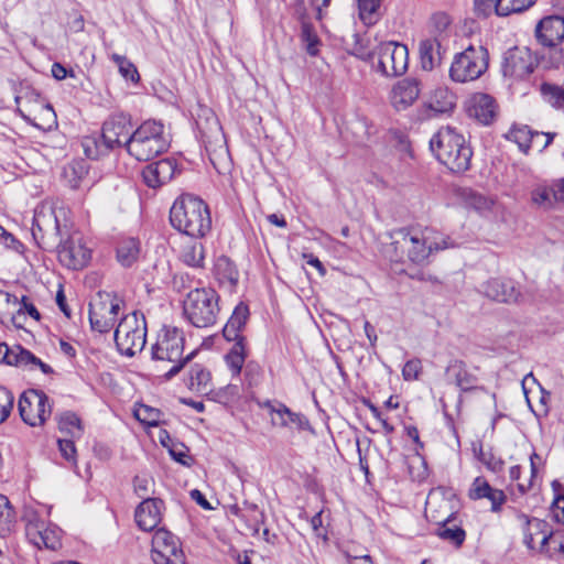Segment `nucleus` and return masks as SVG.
<instances>
[{
    "mask_svg": "<svg viewBox=\"0 0 564 564\" xmlns=\"http://www.w3.org/2000/svg\"><path fill=\"white\" fill-rule=\"evenodd\" d=\"M301 21V39L305 44L308 55L316 56L318 53L319 39L314 30L312 23L307 20L305 8L300 13Z\"/></svg>",
    "mask_w": 564,
    "mask_h": 564,
    "instance_id": "2f4dec72",
    "label": "nucleus"
},
{
    "mask_svg": "<svg viewBox=\"0 0 564 564\" xmlns=\"http://www.w3.org/2000/svg\"><path fill=\"white\" fill-rule=\"evenodd\" d=\"M422 370V365L420 359H411L408 360L402 369V376L404 380H414L417 379L420 372Z\"/></svg>",
    "mask_w": 564,
    "mask_h": 564,
    "instance_id": "4d7b16f0",
    "label": "nucleus"
},
{
    "mask_svg": "<svg viewBox=\"0 0 564 564\" xmlns=\"http://www.w3.org/2000/svg\"><path fill=\"white\" fill-rule=\"evenodd\" d=\"M151 558L154 564H185V554L178 536L164 528L155 530L152 536Z\"/></svg>",
    "mask_w": 564,
    "mask_h": 564,
    "instance_id": "ddd939ff",
    "label": "nucleus"
},
{
    "mask_svg": "<svg viewBox=\"0 0 564 564\" xmlns=\"http://www.w3.org/2000/svg\"><path fill=\"white\" fill-rule=\"evenodd\" d=\"M140 241L135 238L122 239L117 247V259L126 268L131 267L139 258Z\"/></svg>",
    "mask_w": 564,
    "mask_h": 564,
    "instance_id": "7c9ffc66",
    "label": "nucleus"
},
{
    "mask_svg": "<svg viewBox=\"0 0 564 564\" xmlns=\"http://www.w3.org/2000/svg\"><path fill=\"white\" fill-rule=\"evenodd\" d=\"M20 416L30 426H41L51 416L52 405L48 397L41 390L23 392L18 403Z\"/></svg>",
    "mask_w": 564,
    "mask_h": 564,
    "instance_id": "4468645a",
    "label": "nucleus"
},
{
    "mask_svg": "<svg viewBox=\"0 0 564 564\" xmlns=\"http://www.w3.org/2000/svg\"><path fill=\"white\" fill-rule=\"evenodd\" d=\"M303 258L305 259L306 263L317 269L318 273L323 276L326 274V269L324 264L319 261L317 257H315L312 253H304Z\"/></svg>",
    "mask_w": 564,
    "mask_h": 564,
    "instance_id": "0e129e2a",
    "label": "nucleus"
},
{
    "mask_svg": "<svg viewBox=\"0 0 564 564\" xmlns=\"http://www.w3.org/2000/svg\"><path fill=\"white\" fill-rule=\"evenodd\" d=\"M170 223L174 229L193 238L204 237L212 228L207 204L192 194H183L170 209Z\"/></svg>",
    "mask_w": 564,
    "mask_h": 564,
    "instance_id": "f03ea898",
    "label": "nucleus"
},
{
    "mask_svg": "<svg viewBox=\"0 0 564 564\" xmlns=\"http://www.w3.org/2000/svg\"><path fill=\"white\" fill-rule=\"evenodd\" d=\"M542 137L543 134H540L538 131H532L528 126H513L506 134V138L517 143L519 149L524 153L528 152L531 143L536 142L538 139Z\"/></svg>",
    "mask_w": 564,
    "mask_h": 564,
    "instance_id": "c85d7f7f",
    "label": "nucleus"
},
{
    "mask_svg": "<svg viewBox=\"0 0 564 564\" xmlns=\"http://www.w3.org/2000/svg\"><path fill=\"white\" fill-rule=\"evenodd\" d=\"M215 275L219 284L232 292L239 281V272L235 263L226 256H220L215 263Z\"/></svg>",
    "mask_w": 564,
    "mask_h": 564,
    "instance_id": "a878e982",
    "label": "nucleus"
},
{
    "mask_svg": "<svg viewBox=\"0 0 564 564\" xmlns=\"http://www.w3.org/2000/svg\"><path fill=\"white\" fill-rule=\"evenodd\" d=\"M45 525L46 522L40 519L36 514L29 516L25 524V535L30 543H32L36 547L39 545L41 534Z\"/></svg>",
    "mask_w": 564,
    "mask_h": 564,
    "instance_id": "c03bdc74",
    "label": "nucleus"
},
{
    "mask_svg": "<svg viewBox=\"0 0 564 564\" xmlns=\"http://www.w3.org/2000/svg\"><path fill=\"white\" fill-rule=\"evenodd\" d=\"M218 294L208 288L189 291L183 302L185 317L195 327H208L215 324L219 312Z\"/></svg>",
    "mask_w": 564,
    "mask_h": 564,
    "instance_id": "0eeeda50",
    "label": "nucleus"
},
{
    "mask_svg": "<svg viewBox=\"0 0 564 564\" xmlns=\"http://www.w3.org/2000/svg\"><path fill=\"white\" fill-rule=\"evenodd\" d=\"M433 502H426V516L432 521L438 524L435 534L443 541L449 543L456 549H459L466 540V531L463 529V522L458 519L457 513L452 511L446 516L438 514L436 510L432 509Z\"/></svg>",
    "mask_w": 564,
    "mask_h": 564,
    "instance_id": "2eb2a0df",
    "label": "nucleus"
},
{
    "mask_svg": "<svg viewBox=\"0 0 564 564\" xmlns=\"http://www.w3.org/2000/svg\"><path fill=\"white\" fill-rule=\"evenodd\" d=\"M183 350V333L176 327L164 326L159 334L156 343L151 348V358L154 361H169L173 364L163 376L165 380H171L175 377L193 359L195 351L182 358Z\"/></svg>",
    "mask_w": 564,
    "mask_h": 564,
    "instance_id": "423d86ee",
    "label": "nucleus"
},
{
    "mask_svg": "<svg viewBox=\"0 0 564 564\" xmlns=\"http://www.w3.org/2000/svg\"><path fill=\"white\" fill-rule=\"evenodd\" d=\"M131 116L124 112L111 115L102 124L100 138L86 137L83 140L87 158L97 160L117 148H124L123 142L132 134Z\"/></svg>",
    "mask_w": 564,
    "mask_h": 564,
    "instance_id": "20e7f679",
    "label": "nucleus"
},
{
    "mask_svg": "<svg viewBox=\"0 0 564 564\" xmlns=\"http://www.w3.org/2000/svg\"><path fill=\"white\" fill-rule=\"evenodd\" d=\"M210 381V373L200 365L195 364L189 371V389L206 391Z\"/></svg>",
    "mask_w": 564,
    "mask_h": 564,
    "instance_id": "37998d69",
    "label": "nucleus"
},
{
    "mask_svg": "<svg viewBox=\"0 0 564 564\" xmlns=\"http://www.w3.org/2000/svg\"><path fill=\"white\" fill-rule=\"evenodd\" d=\"M154 480L149 475H137L133 478L134 492L143 500L150 498L149 495L153 492Z\"/></svg>",
    "mask_w": 564,
    "mask_h": 564,
    "instance_id": "de8ad7c7",
    "label": "nucleus"
},
{
    "mask_svg": "<svg viewBox=\"0 0 564 564\" xmlns=\"http://www.w3.org/2000/svg\"><path fill=\"white\" fill-rule=\"evenodd\" d=\"M535 37L540 44L553 47L564 40V18L549 15L539 21L535 26Z\"/></svg>",
    "mask_w": 564,
    "mask_h": 564,
    "instance_id": "4be33fe9",
    "label": "nucleus"
},
{
    "mask_svg": "<svg viewBox=\"0 0 564 564\" xmlns=\"http://www.w3.org/2000/svg\"><path fill=\"white\" fill-rule=\"evenodd\" d=\"M245 512H247V519L242 520L247 522L252 534H258L264 523V512L257 505L248 501H245Z\"/></svg>",
    "mask_w": 564,
    "mask_h": 564,
    "instance_id": "ea45409f",
    "label": "nucleus"
},
{
    "mask_svg": "<svg viewBox=\"0 0 564 564\" xmlns=\"http://www.w3.org/2000/svg\"><path fill=\"white\" fill-rule=\"evenodd\" d=\"M420 93V82L415 78L408 77L397 82L392 86L389 100L397 111H403L415 102Z\"/></svg>",
    "mask_w": 564,
    "mask_h": 564,
    "instance_id": "6ab92c4d",
    "label": "nucleus"
},
{
    "mask_svg": "<svg viewBox=\"0 0 564 564\" xmlns=\"http://www.w3.org/2000/svg\"><path fill=\"white\" fill-rule=\"evenodd\" d=\"M355 43L351 50V54L357 56L362 61H369L373 57L376 52H373L369 46V41L360 37L358 34L352 35Z\"/></svg>",
    "mask_w": 564,
    "mask_h": 564,
    "instance_id": "3c124183",
    "label": "nucleus"
},
{
    "mask_svg": "<svg viewBox=\"0 0 564 564\" xmlns=\"http://www.w3.org/2000/svg\"><path fill=\"white\" fill-rule=\"evenodd\" d=\"M247 357L245 344L235 343L225 356L226 362L234 376H239Z\"/></svg>",
    "mask_w": 564,
    "mask_h": 564,
    "instance_id": "c9c22d12",
    "label": "nucleus"
},
{
    "mask_svg": "<svg viewBox=\"0 0 564 564\" xmlns=\"http://www.w3.org/2000/svg\"><path fill=\"white\" fill-rule=\"evenodd\" d=\"M191 498L198 505L200 506L203 509L205 510H210L212 507H210V503L208 502V500L206 499V497L203 495L202 491H199L198 489H193L191 491Z\"/></svg>",
    "mask_w": 564,
    "mask_h": 564,
    "instance_id": "338daca9",
    "label": "nucleus"
},
{
    "mask_svg": "<svg viewBox=\"0 0 564 564\" xmlns=\"http://www.w3.org/2000/svg\"><path fill=\"white\" fill-rule=\"evenodd\" d=\"M489 66V52L482 46L469 45L454 56L449 77L456 83H467L482 76Z\"/></svg>",
    "mask_w": 564,
    "mask_h": 564,
    "instance_id": "6e6552de",
    "label": "nucleus"
},
{
    "mask_svg": "<svg viewBox=\"0 0 564 564\" xmlns=\"http://www.w3.org/2000/svg\"><path fill=\"white\" fill-rule=\"evenodd\" d=\"M178 173L174 159H162L148 164L142 171L144 183L152 188H158L170 182Z\"/></svg>",
    "mask_w": 564,
    "mask_h": 564,
    "instance_id": "aec40b11",
    "label": "nucleus"
},
{
    "mask_svg": "<svg viewBox=\"0 0 564 564\" xmlns=\"http://www.w3.org/2000/svg\"><path fill=\"white\" fill-rule=\"evenodd\" d=\"M436 159L453 173H464L470 167L473 150L463 134L454 128H441L430 140Z\"/></svg>",
    "mask_w": 564,
    "mask_h": 564,
    "instance_id": "7ed1b4c3",
    "label": "nucleus"
},
{
    "mask_svg": "<svg viewBox=\"0 0 564 564\" xmlns=\"http://www.w3.org/2000/svg\"><path fill=\"white\" fill-rule=\"evenodd\" d=\"M164 502L159 498H145L135 509V522L143 531H152L162 519Z\"/></svg>",
    "mask_w": 564,
    "mask_h": 564,
    "instance_id": "5701e85b",
    "label": "nucleus"
},
{
    "mask_svg": "<svg viewBox=\"0 0 564 564\" xmlns=\"http://www.w3.org/2000/svg\"><path fill=\"white\" fill-rule=\"evenodd\" d=\"M543 100L556 110L564 111V84L557 85L544 82L540 86Z\"/></svg>",
    "mask_w": 564,
    "mask_h": 564,
    "instance_id": "473e14b6",
    "label": "nucleus"
},
{
    "mask_svg": "<svg viewBox=\"0 0 564 564\" xmlns=\"http://www.w3.org/2000/svg\"><path fill=\"white\" fill-rule=\"evenodd\" d=\"M75 438L72 437H63L58 438V449L62 454V456L72 463H76V447L74 443Z\"/></svg>",
    "mask_w": 564,
    "mask_h": 564,
    "instance_id": "5fc2aeb1",
    "label": "nucleus"
},
{
    "mask_svg": "<svg viewBox=\"0 0 564 564\" xmlns=\"http://www.w3.org/2000/svg\"><path fill=\"white\" fill-rule=\"evenodd\" d=\"M361 22L371 26L380 19V0H356Z\"/></svg>",
    "mask_w": 564,
    "mask_h": 564,
    "instance_id": "f704fd0d",
    "label": "nucleus"
},
{
    "mask_svg": "<svg viewBox=\"0 0 564 564\" xmlns=\"http://www.w3.org/2000/svg\"><path fill=\"white\" fill-rule=\"evenodd\" d=\"M390 260L397 263L425 264L434 251L454 248L456 245L449 237L437 235L432 229L398 228L389 234Z\"/></svg>",
    "mask_w": 564,
    "mask_h": 564,
    "instance_id": "f257e3e1",
    "label": "nucleus"
},
{
    "mask_svg": "<svg viewBox=\"0 0 564 564\" xmlns=\"http://www.w3.org/2000/svg\"><path fill=\"white\" fill-rule=\"evenodd\" d=\"M463 195L467 206L473 207L476 210L480 212L490 208L491 202L475 191L466 189Z\"/></svg>",
    "mask_w": 564,
    "mask_h": 564,
    "instance_id": "8fccbe9b",
    "label": "nucleus"
},
{
    "mask_svg": "<svg viewBox=\"0 0 564 564\" xmlns=\"http://www.w3.org/2000/svg\"><path fill=\"white\" fill-rule=\"evenodd\" d=\"M181 258L184 263L194 268L203 267L204 248L200 242L194 241L185 246L182 250Z\"/></svg>",
    "mask_w": 564,
    "mask_h": 564,
    "instance_id": "4c0bfd02",
    "label": "nucleus"
},
{
    "mask_svg": "<svg viewBox=\"0 0 564 564\" xmlns=\"http://www.w3.org/2000/svg\"><path fill=\"white\" fill-rule=\"evenodd\" d=\"M241 330L236 329L232 325L227 323L223 329L224 337L229 341L245 344V337L240 334Z\"/></svg>",
    "mask_w": 564,
    "mask_h": 564,
    "instance_id": "052dcab7",
    "label": "nucleus"
},
{
    "mask_svg": "<svg viewBox=\"0 0 564 564\" xmlns=\"http://www.w3.org/2000/svg\"><path fill=\"white\" fill-rule=\"evenodd\" d=\"M128 153L138 161H149L165 152L170 145L164 135V126L156 120L141 123L123 142Z\"/></svg>",
    "mask_w": 564,
    "mask_h": 564,
    "instance_id": "39448f33",
    "label": "nucleus"
},
{
    "mask_svg": "<svg viewBox=\"0 0 564 564\" xmlns=\"http://www.w3.org/2000/svg\"><path fill=\"white\" fill-rule=\"evenodd\" d=\"M32 360H35V356L21 345H15L13 347L8 346V352L4 359L6 365L28 367Z\"/></svg>",
    "mask_w": 564,
    "mask_h": 564,
    "instance_id": "e433bc0d",
    "label": "nucleus"
},
{
    "mask_svg": "<svg viewBox=\"0 0 564 564\" xmlns=\"http://www.w3.org/2000/svg\"><path fill=\"white\" fill-rule=\"evenodd\" d=\"M14 404L13 393L3 386H0V424L10 416Z\"/></svg>",
    "mask_w": 564,
    "mask_h": 564,
    "instance_id": "09e8293b",
    "label": "nucleus"
},
{
    "mask_svg": "<svg viewBox=\"0 0 564 564\" xmlns=\"http://www.w3.org/2000/svg\"><path fill=\"white\" fill-rule=\"evenodd\" d=\"M61 546L59 531L54 527L45 525L41 534V540L37 547H45L47 550L55 551Z\"/></svg>",
    "mask_w": 564,
    "mask_h": 564,
    "instance_id": "a18cd8bd",
    "label": "nucleus"
},
{
    "mask_svg": "<svg viewBox=\"0 0 564 564\" xmlns=\"http://www.w3.org/2000/svg\"><path fill=\"white\" fill-rule=\"evenodd\" d=\"M487 499L491 502V511L499 512L502 505L506 502L507 497L502 490L492 488Z\"/></svg>",
    "mask_w": 564,
    "mask_h": 564,
    "instance_id": "13d9d810",
    "label": "nucleus"
},
{
    "mask_svg": "<svg viewBox=\"0 0 564 564\" xmlns=\"http://www.w3.org/2000/svg\"><path fill=\"white\" fill-rule=\"evenodd\" d=\"M115 341L122 355L132 357L142 351L147 343L144 315L132 312L123 316L115 329Z\"/></svg>",
    "mask_w": 564,
    "mask_h": 564,
    "instance_id": "1a4fd4ad",
    "label": "nucleus"
},
{
    "mask_svg": "<svg viewBox=\"0 0 564 564\" xmlns=\"http://www.w3.org/2000/svg\"><path fill=\"white\" fill-rule=\"evenodd\" d=\"M456 105V96L445 87L436 88L426 104V108L434 113H445Z\"/></svg>",
    "mask_w": 564,
    "mask_h": 564,
    "instance_id": "cd10ccee",
    "label": "nucleus"
},
{
    "mask_svg": "<svg viewBox=\"0 0 564 564\" xmlns=\"http://www.w3.org/2000/svg\"><path fill=\"white\" fill-rule=\"evenodd\" d=\"M533 206L543 210L555 209L564 205V177L554 180L550 184L544 182L536 184L530 193Z\"/></svg>",
    "mask_w": 564,
    "mask_h": 564,
    "instance_id": "a211bd4d",
    "label": "nucleus"
},
{
    "mask_svg": "<svg viewBox=\"0 0 564 564\" xmlns=\"http://www.w3.org/2000/svg\"><path fill=\"white\" fill-rule=\"evenodd\" d=\"M110 58L118 66L119 73L123 78L129 79L132 83H138L140 80V75L135 65L126 56L113 53Z\"/></svg>",
    "mask_w": 564,
    "mask_h": 564,
    "instance_id": "a19ab883",
    "label": "nucleus"
},
{
    "mask_svg": "<svg viewBox=\"0 0 564 564\" xmlns=\"http://www.w3.org/2000/svg\"><path fill=\"white\" fill-rule=\"evenodd\" d=\"M553 519L564 524V495H557L552 503Z\"/></svg>",
    "mask_w": 564,
    "mask_h": 564,
    "instance_id": "bf43d9fd",
    "label": "nucleus"
},
{
    "mask_svg": "<svg viewBox=\"0 0 564 564\" xmlns=\"http://www.w3.org/2000/svg\"><path fill=\"white\" fill-rule=\"evenodd\" d=\"M539 62L532 51L525 46L507 50L501 59V73L511 83L527 79L536 68Z\"/></svg>",
    "mask_w": 564,
    "mask_h": 564,
    "instance_id": "9b49d317",
    "label": "nucleus"
},
{
    "mask_svg": "<svg viewBox=\"0 0 564 564\" xmlns=\"http://www.w3.org/2000/svg\"><path fill=\"white\" fill-rule=\"evenodd\" d=\"M272 425L286 429L295 427L299 431L311 430L308 419L302 413L293 412L285 404L280 409L278 419L275 416L272 417Z\"/></svg>",
    "mask_w": 564,
    "mask_h": 564,
    "instance_id": "bb28decb",
    "label": "nucleus"
},
{
    "mask_svg": "<svg viewBox=\"0 0 564 564\" xmlns=\"http://www.w3.org/2000/svg\"><path fill=\"white\" fill-rule=\"evenodd\" d=\"M134 415L141 423L149 426H156L159 424L161 412L158 409L142 404L134 411Z\"/></svg>",
    "mask_w": 564,
    "mask_h": 564,
    "instance_id": "49530a36",
    "label": "nucleus"
},
{
    "mask_svg": "<svg viewBox=\"0 0 564 564\" xmlns=\"http://www.w3.org/2000/svg\"><path fill=\"white\" fill-rule=\"evenodd\" d=\"M14 522V511L9 499L0 495V536H6L12 530Z\"/></svg>",
    "mask_w": 564,
    "mask_h": 564,
    "instance_id": "58836bf2",
    "label": "nucleus"
},
{
    "mask_svg": "<svg viewBox=\"0 0 564 564\" xmlns=\"http://www.w3.org/2000/svg\"><path fill=\"white\" fill-rule=\"evenodd\" d=\"M0 242H3L6 247L18 250L20 242L13 237L12 234L8 232L2 226H0Z\"/></svg>",
    "mask_w": 564,
    "mask_h": 564,
    "instance_id": "680f3d73",
    "label": "nucleus"
},
{
    "mask_svg": "<svg viewBox=\"0 0 564 564\" xmlns=\"http://www.w3.org/2000/svg\"><path fill=\"white\" fill-rule=\"evenodd\" d=\"M491 490L492 487L488 484V481L485 478L477 477L473 481L468 496L473 500H478L489 497Z\"/></svg>",
    "mask_w": 564,
    "mask_h": 564,
    "instance_id": "864d4df0",
    "label": "nucleus"
},
{
    "mask_svg": "<svg viewBox=\"0 0 564 564\" xmlns=\"http://www.w3.org/2000/svg\"><path fill=\"white\" fill-rule=\"evenodd\" d=\"M58 430L65 437L80 438L84 429L78 415L72 411H65L56 416Z\"/></svg>",
    "mask_w": 564,
    "mask_h": 564,
    "instance_id": "c756f323",
    "label": "nucleus"
},
{
    "mask_svg": "<svg viewBox=\"0 0 564 564\" xmlns=\"http://www.w3.org/2000/svg\"><path fill=\"white\" fill-rule=\"evenodd\" d=\"M377 72L386 77H398L408 69L409 51L406 45L397 42H383L377 47Z\"/></svg>",
    "mask_w": 564,
    "mask_h": 564,
    "instance_id": "f8f14e48",
    "label": "nucleus"
},
{
    "mask_svg": "<svg viewBox=\"0 0 564 564\" xmlns=\"http://www.w3.org/2000/svg\"><path fill=\"white\" fill-rule=\"evenodd\" d=\"M445 375L451 383L464 392L471 391L477 387V377L468 371L466 364L462 360H452L445 369Z\"/></svg>",
    "mask_w": 564,
    "mask_h": 564,
    "instance_id": "b1692460",
    "label": "nucleus"
},
{
    "mask_svg": "<svg viewBox=\"0 0 564 564\" xmlns=\"http://www.w3.org/2000/svg\"><path fill=\"white\" fill-rule=\"evenodd\" d=\"M473 452L475 457L481 462L488 470L495 474L503 471L505 460L496 456L491 448L485 451L481 443H473Z\"/></svg>",
    "mask_w": 564,
    "mask_h": 564,
    "instance_id": "72a5a7b5",
    "label": "nucleus"
},
{
    "mask_svg": "<svg viewBox=\"0 0 564 564\" xmlns=\"http://www.w3.org/2000/svg\"><path fill=\"white\" fill-rule=\"evenodd\" d=\"M249 318V307L243 302H240L234 310L227 323L241 330Z\"/></svg>",
    "mask_w": 564,
    "mask_h": 564,
    "instance_id": "603ef678",
    "label": "nucleus"
},
{
    "mask_svg": "<svg viewBox=\"0 0 564 564\" xmlns=\"http://www.w3.org/2000/svg\"><path fill=\"white\" fill-rule=\"evenodd\" d=\"M419 52L422 68L432 70L441 64L445 50L437 39H426L420 43Z\"/></svg>",
    "mask_w": 564,
    "mask_h": 564,
    "instance_id": "393cba45",
    "label": "nucleus"
},
{
    "mask_svg": "<svg viewBox=\"0 0 564 564\" xmlns=\"http://www.w3.org/2000/svg\"><path fill=\"white\" fill-rule=\"evenodd\" d=\"M122 300L109 292H98L89 303V323L100 334L110 332L117 323Z\"/></svg>",
    "mask_w": 564,
    "mask_h": 564,
    "instance_id": "9d476101",
    "label": "nucleus"
},
{
    "mask_svg": "<svg viewBox=\"0 0 564 564\" xmlns=\"http://www.w3.org/2000/svg\"><path fill=\"white\" fill-rule=\"evenodd\" d=\"M21 304H22V306L18 311L19 314H21L22 311H25L34 319H36V321L40 319L41 315H40L37 308L32 303L28 302L26 296H22Z\"/></svg>",
    "mask_w": 564,
    "mask_h": 564,
    "instance_id": "e2e57ef3",
    "label": "nucleus"
},
{
    "mask_svg": "<svg viewBox=\"0 0 564 564\" xmlns=\"http://www.w3.org/2000/svg\"><path fill=\"white\" fill-rule=\"evenodd\" d=\"M479 293L487 299L503 304H518L522 292L518 282L510 278H491L479 286Z\"/></svg>",
    "mask_w": 564,
    "mask_h": 564,
    "instance_id": "dca6fc26",
    "label": "nucleus"
},
{
    "mask_svg": "<svg viewBox=\"0 0 564 564\" xmlns=\"http://www.w3.org/2000/svg\"><path fill=\"white\" fill-rule=\"evenodd\" d=\"M332 0H311V4L316 10V20L322 21L325 17L324 9L330 4Z\"/></svg>",
    "mask_w": 564,
    "mask_h": 564,
    "instance_id": "69168bd1",
    "label": "nucleus"
},
{
    "mask_svg": "<svg viewBox=\"0 0 564 564\" xmlns=\"http://www.w3.org/2000/svg\"><path fill=\"white\" fill-rule=\"evenodd\" d=\"M68 72L67 69L59 63H54L52 65V75L55 79L62 80L66 78Z\"/></svg>",
    "mask_w": 564,
    "mask_h": 564,
    "instance_id": "774afa93",
    "label": "nucleus"
},
{
    "mask_svg": "<svg viewBox=\"0 0 564 564\" xmlns=\"http://www.w3.org/2000/svg\"><path fill=\"white\" fill-rule=\"evenodd\" d=\"M497 109L496 100L491 96L478 93L468 100L466 112L469 118L484 126H488L496 119Z\"/></svg>",
    "mask_w": 564,
    "mask_h": 564,
    "instance_id": "412c9836",
    "label": "nucleus"
},
{
    "mask_svg": "<svg viewBox=\"0 0 564 564\" xmlns=\"http://www.w3.org/2000/svg\"><path fill=\"white\" fill-rule=\"evenodd\" d=\"M59 262L72 270L83 269L90 259V250L84 245L79 234H73L58 246Z\"/></svg>",
    "mask_w": 564,
    "mask_h": 564,
    "instance_id": "f3484780",
    "label": "nucleus"
},
{
    "mask_svg": "<svg viewBox=\"0 0 564 564\" xmlns=\"http://www.w3.org/2000/svg\"><path fill=\"white\" fill-rule=\"evenodd\" d=\"M474 12L478 18H487L492 12L497 14V0H474Z\"/></svg>",
    "mask_w": 564,
    "mask_h": 564,
    "instance_id": "6e6d98bb",
    "label": "nucleus"
},
{
    "mask_svg": "<svg viewBox=\"0 0 564 564\" xmlns=\"http://www.w3.org/2000/svg\"><path fill=\"white\" fill-rule=\"evenodd\" d=\"M534 0H497V15L507 17L527 10Z\"/></svg>",
    "mask_w": 564,
    "mask_h": 564,
    "instance_id": "79ce46f5",
    "label": "nucleus"
}]
</instances>
